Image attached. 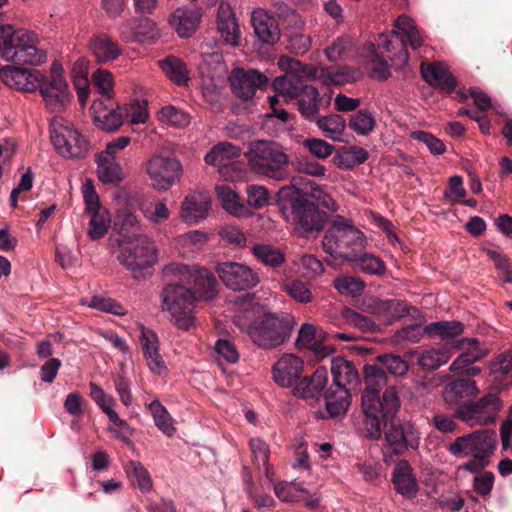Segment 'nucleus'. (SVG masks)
Masks as SVG:
<instances>
[{"label": "nucleus", "mask_w": 512, "mask_h": 512, "mask_svg": "<svg viewBox=\"0 0 512 512\" xmlns=\"http://www.w3.org/2000/svg\"><path fill=\"white\" fill-rule=\"evenodd\" d=\"M496 444V432L485 429L456 438L448 446V451L456 457L472 456L475 459L490 461L496 449Z\"/></svg>", "instance_id": "12"}, {"label": "nucleus", "mask_w": 512, "mask_h": 512, "mask_svg": "<svg viewBox=\"0 0 512 512\" xmlns=\"http://www.w3.org/2000/svg\"><path fill=\"white\" fill-rule=\"evenodd\" d=\"M331 373L334 387L346 388L347 385L356 387L360 383V375L354 363L343 357L333 358L331 361Z\"/></svg>", "instance_id": "34"}, {"label": "nucleus", "mask_w": 512, "mask_h": 512, "mask_svg": "<svg viewBox=\"0 0 512 512\" xmlns=\"http://www.w3.org/2000/svg\"><path fill=\"white\" fill-rule=\"evenodd\" d=\"M355 263L362 272L370 275H382L385 272V263L382 259L370 253H357L356 259L349 260Z\"/></svg>", "instance_id": "48"}, {"label": "nucleus", "mask_w": 512, "mask_h": 512, "mask_svg": "<svg viewBox=\"0 0 512 512\" xmlns=\"http://www.w3.org/2000/svg\"><path fill=\"white\" fill-rule=\"evenodd\" d=\"M464 330V325L459 321H437L427 324L424 327V332L429 337H440L442 340L449 342V340L461 335Z\"/></svg>", "instance_id": "43"}, {"label": "nucleus", "mask_w": 512, "mask_h": 512, "mask_svg": "<svg viewBox=\"0 0 512 512\" xmlns=\"http://www.w3.org/2000/svg\"><path fill=\"white\" fill-rule=\"evenodd\" d=\"M325 414L322 418H336L345 415L351 404V395L348 388L330 386L323 394Z\"/></svg>", "instance_id": "30"}, {"label": "nucleus", "mask_w": 512, "mask_h": 512, "mask_svg": "<svg viewBox=\"0 0 512 512\" xmlns=\"http://www.w3.org/2000/svg\"><path fill=\"white\" fill-rule=\"evenodd\" d=\"M351 47V42L346 38H337L325 49V54L329 61L336 62L344 59Z\"/></svg>", "instance_id": "63"}, {"label": "nucleus", "mask_w": 512, "mask_h": 512, "mask_svg": "<svg viewBox=\"0 0 512 512\" xmlns=\"http://www.w3.org/2000/svg\"><path fill=\"white\" fill-rule=\"evenodd\" d=\"M120 263L133 273L134 278L144 277V270L156 262L154 243L145 235L126 241V245L118 255Z\"/></svg>", "instance_id": "11"}, {"label": "nucleus", "mask_w": 512, "mask_h": 512, "mask_svg": "<svg viewBox=\"0 0 512 512\" xmlns=\"http://www.w3.org/2000/svg\"><path fill=\"white\" fill-rule=\"evenodd\" d=\"M370 311L378 321L385 325H392L410 311L409 303L400 299H377L369 305Z\"/></svg>", "instance_id": "26"}, {"label": "nucleus", "mask_w": 512, "mask_h": 512, "mask_svg": "<svg viewBox=\"0 0 512 512\" xmlns=\"http://www.w3.org/2000/svg\"><path fill=\"white\" fill-rule=\"evenodd\" d=\"M86 211L90 214L88 236L92 240L102 238L108 231L110 224L109 213L102 207L99 197L92 184L85 185L83 190Z\"/></svg>", "instance_id": "19"}, {"label": "nucleus", "mask_w": 512, "mask_h": 512, "mask_svg": "<svg viewBox=\"0 0 512 512\" xmlns=\"http://www.w3.org/2000/svg\"><path fill=\"white\" fill-rule=\"evenodd\" d=\"M155 425L167 436H172L175 428L171 423V417L167 409L158 401L154 400L149 404Z\"/></svg>", "instance_id": "51"}, {"label": "nucleus", "mask_w": 512, "mask_h": 512, "mask_svg": "<svg viewBox=\"0 0 512 512\" xmlns=\"http://www.w3.org/2000/svg\"><path fill=\"white\" fill-rule=\"evenodd\" d=\"M284 291L300 303L312 301V293L306 284L300 280H291L284 283Z\"/></svg>", "instance_id": "57"}, {"label": "nucleus", "mask_w": 512, "mask_h": 512, "mask_svg": "<svg viewBox=\"0 0 512 512\" xmlns=\"http://www.w3.org/2000/svg\"><path fill=\"white\" fill-rule=\"evenodd\" d=\"M96 163L97 175L101 182L105 184H118L122 181V169L114 156L101 152L96 157Z\"/></svg>", "instance_id": "39"}, {"label": "nucleus", "mask_w": 512, "mask_h": 512, "mask_svg": "<svg viewBox=\"0 0 512 512\" xmlns=\"http://www.w3.org/2000/svg\"><path fill=\"white\" fill-rule=\"evenodd\" d=\"M38 79L39 89L46 106L51 111H61L70 102L71 94L68 84L63 76V68L58 63H53L50 75L40 73Z\"/></svg>", "instance_id": "14"}, {"label": "nucleus", "mask_w": 512, "mask_h": 512, "mask_svg": "<svg viewBox=\"0 0 512 512\" xmlns=\"http://www.w3.org/2000/svg\"><path fill=\"white\" fill-rule=\"evenodd\" d=\"M167 284L161 293L163 309L167 310L174 324L184 331H188L195 325L193 311L195 309L196 296L187 284L180 282Z\"/></svg>", "instance_id": "8"}, {"label": "nucleus", "mask_w": 512, "mask_h": 512, "mask_svg": "<svg viewBox=\"0 0 512 512\" xmlns=\"http://www.w3.org/2000/svg\"><path fill=\"white\" fill-rule=\"evenodd\" d=\"M125 471L129 477L135 479L142 492H147L152 488L149 472L140 462L129 461L125 466Z\"/></svg>", "instance_id": "52"}, {"label": "nucleus", "mask_w": 512, "mask_h": 512, "mask_svg": "<svg viewBox=\"0 0 512 512\" xmlns=\"http://www.w3.org/2000/svg\"><path fill=\"white\" fill-rule=\"evenodd\" d=\"M392 482L395 490L406 498H414L418 491V483L407 460H401L393 469Z\"/></svg>", "instance_id": "33"}, {"label": "nucleus", "mask_w": 512, "mask_h": 512, "mask_svg": "<svg viewBox=\"0 0 512 512\" xmlns=\"http://www.w3.org/2000/svg\"><path fill=\"white\" fill-rule=\"evenodd\" d=\"M251 24L257 40L262 45H273L281 37L276 19L263 9H256L251 15Z\"/></svg>", "instance_id": "25"}, {"label": "nucleus", "mask_w": 512, "mask_h": 512, "mask_svg": "<svg viewBox=\"0 0 512 512\" xmlns=\"http://www.w3.org/2000/svg\"><path fill=\"white\" fill-rule=\"evenodd\" d=\"M50 138L53 146L62 156L84 158L88 153L87 139L68 122L53 123Z\"/></svg>", "instance_id": "16"}, {"label": "nucleus", "mask_w": 512, "mask_h": 512, "mask_svg": "<svg viewBox=\"0 0 512 512\" xmlns=\"http://www.w3.org/2000/svg\"><path fill=\"white\" fill-rule=\"evenodd\" d=\"M145 170L152 187L158 191L169 190L180 181L183 174L182 164L177 158L162 154L153 155L146 162Z\"/></svg>", "instance_id": "15"}, {"label": "nucleus", "mask_w": 512, "mask_h": 512, "mask_svg": "<svg viewBox=\"0 0 512 512\" xmlns=\"http://www.w3.org/2000/svg\"><path fill=\"white\" fill-rule=\"evenodd\" d=\"M230 88L233 95L243 101L254 98L258 90H265L269 78L255 69L236 68L229 76Z\"/></svg>", "instance_id": "17"}, {"label": "nucleus", "mask_w": 512, "mask_h": 512, "mask_svg": "<svg viewBox=\"0 0 512 512\" xmlns=\"http://www.w3.org/2000/svg\"><path fill=\"white\" fill-rule=\"evenodd\" d=\"M478 393L476 382L470 378H459L448 383L443 391L444 401L458 405L455 417L472 422L480 419L481 414L496 413L501 408V401L495 394H488L476 402L469 401Z\"/></svg>", "instance_id": "3"}, {"label": "nucleus", "mask_w": 512, "mask_h": 512, "mask_svg": "<svg viewBox=\"0 0 512 512\" xmlns=\"http://www.w3.org/2000/svg\"><path fill=\"white\" fill-rule=\"evenodd\" d=\"M366 243L365 235L351 220L336 215L324 234L322 246L335 260L349 261L356 259Z\"/></svg>", "instance_id": "4"}, {"label": "nucleus", "mask_w": 512, "mask_h": 512, "mask_svg": "<svg viewBox=\"0 0 512 512\" xmlns=\"http://www.w3.org/2000/svg\"><path fill=\"white\" fill-rule=\"evenodd\" d=\"M155 22L147 17L134 19L133 21H126L120 27L121 34L127 40L135 38L139 40L140 36L154 37L155 36Z\"/></svg>", "instance_id": "44"}, {"label": "nucleus", "mask_w": 512, "mask_h": 512, "mask_svg": "<svg viewBox=\"0 0 512 512\" xmlns=\"http://www.w3.org/2000/svg\"><path fill=\"white\" fill-rule=\"evenodd\" d=\"M159 63L166 76L175 84L182 85L189 80L186 65L180 58L170 55Z\"/></svg>", "instance_id": "46"}, {"label": "nucleus", "mask_w": 512, "mask_h": 512, "mask_svg": "<svg viewBox=\"0 0 512 512\" xmlns=\"http://www.w3.org/2000/svg\"><path fill=\"white\" fill-rule=\"evenodd\" d=\"M251 252L258 262L272 269L280 268L286 262L283 251L268 243L253 244Z\"/></svg>", "instance_id": "40"}, {"label": "nucleus", "mask_w": 512, "mask_h": 512, "mask_svg": "<svg viewBox=\"0 0 512 512\" xmlns=\"http://www.w3.org/2000/svg\"><path fill=\"white\" fill-rule=\"evenodd\" d=\"M0 56L16 64L39 65L46 60L45 51L37 47V36L10 24L0 25Z\"/></svg>", "instance_id": "5"}, {"label": "nucleus", "mask_w": 512, "mask_h": 512, "mask_svg": "<svg viewBox=\"0 0 512 512\" xmlns=\"http://www.w3.org/2000/svg\"><path fill=\"white\" fill-rule=\"evenodd\" d=\"M303 368L304 362L301 358L286 354L273 365V379L282 387H294L300 380Z\"/></svg>", "instance_id": "24"}, {"label": "nucleus", "mask_w": 512, "mask_h": 512, "mask_svg": "<svg viewBox=\"0 0 512 512\" xmlns=\"http://www.w3.org/2000/svg\"><path fill=\"white\" fill-rule=\"evenodd\" d=\"M89 48L98 63L113 61L117 59L122 52L118 42L107 34L93 36L90 39Z\"/></svg>", "instance_id": "35"}, {"label": "nucleus", "mask_w": 512, "mask_h": 512, "mask_svg": "<svg viewBox=\"0 0 512 512\" xmlns=\"http://www.w3.org/2000/svg\"><path fill=\"white\" fill-rule=\"evenodd\" d=\"M310 190L303 189V193H307L308 197L314 201L318 209L325 208L329 211L335 212L338 206L334 199L321 189L315 182H310Z\"/></svg>", "instance_id": "54"}, {"label": "nucleus", "mask_w": 512, "mask_h": 512, "mask_svg": "<svg viewBox=\"0 0 512 512\" xmlns=\"http://www.w3.org/2000/svg\"><path fill=\"white\" fill-rule=\"evenodd\" d=\"M273 87L283 96L295 98L298 110L306 120L315 121L319 117L323 99L313 85L295 77L280 76L274 79Z\"/></svg>", "instance_id": "10"}, {"label": "nucleus", "mask_w": 512, "mask_h": 512, "mask_svg": "<svg viewBox=\"0 0 512 512\" xmlns=\"http://www.w3.org/2000/svg\"><path fill=\"white\" fill-rule=\"evenodd\" d=\"M92 81L94 85L98 88V91L103 96H106L107 100H110L114 86V79L112 73L106 69H97L92 74Z\"/></svg>", "instance_id": "58"}, {"label": "nucleus", "mask_w": 512, "mask_h": 512, "mask_svg": "<svg viewBox=\"0 0 512 512\" xmlns=\"http://www.w3.org/2000/svg\"><path fill=\"white\" fill-rule=\"evenodd\" d=\"M344 317L349 324L358 328L362 332H372L377 328V324L371 317L365 316L356 311L347 309L344 313Z\"/></svg>", "instance_id": "59"}, {"label": "nucleus", "mask_w": 512, "mask_h": 512, "mask_svg": "<svg viewBox=\"0 0 512 512\" xmlns=\"http://www.w3.org/2000/svg\"><path fill=\"white\" fill-rule=\"evenodd\" d=\"M277 12L280 16L285 18V21L289 25L293 27L292 30L285 31L283 34L286 49L295 55H303L309 50L311 46V39L308 35L298 31V29H300L304 24L301 16L295 10L290 9L285 5H280Z\"/></svg>", "instance_id": "20"}, {"label": "nucleus", "mask_w": 512, "mask_h": 512, "mask_svg": "<svg viewBox=\"0 0 512 512\" xmlns=\"http://www.w3.org/2000/svg\"><path fill=\"white\" fill-rule=\"evenodd\" d=\"M246 193L248 204L256 209L263 208L269 203V193L264 186L248 185Z\"/></svg>", "instance_id": "60"}, {"label": "nucleus", "mask_w": 512, "mask_h": 512, "mask_svg": "<svg viewBox=\"0 0 512 512\" xmlns=\"http://www.w3.org/2000/svg\"><path fill=\"white\" fill-rule=\"evenodd\" d=\"M450 359V353L447 349H430L424 351L418 358V364L422 369L435 370Z\"/></svg>", "instance_id": "49"}, {"label": "nucleus", "mask_w": 512, "mask_h": 512, "mask_svg": "<svg viewBox=\"0 0 512 512\" xmlns=\"http://www.w3.org/2000/svg\"><path fill=\"white\" fill-rule=\"evenodd\" d=\"M424 334H426L424 328L419 326V323H413L398 329L392 338L397 344L402 342L418 343Z\"/></svg>", "instance_id": "56"}, {"label": "nucleus", "mask_w": 512, "mask_h": 512, "mask_svg": "<svg viewBox=\"0 0 512 512\" xmlns=\"http://www.w3.org/2000/svg\"><path fill=\"white\" fill-rule=\"evenodd\" d=\"M216 193L221 200L222 207L230 214L240 217L246 214L245 205L240 202V198L235 191L228 185L216 186Z\"/></svg>", "instance_id": "45"}, {"label": "nucleus", "mask_w": 512, "mask_h": 512, "mask_svg": "<svg viewBox=\"0 0 512 512\" xmlns=\"http://www.w3.org/2000/svg\"><path fill=\"white\" fill-rule=\"evenodd\" d=\"M122 109L124 117L129 119L132 124L145 123L149 116L146 104L139 101H134Z\"/></svg>", "instance_id": "61"}, {"label": "nucleus", "mask_w": 512, "mask_h": 512, "mask_svg": "<svg viewBox=\"0 0 512 512\" xmlns=\"http://www.w3.org/2000/svg\"><path fill=\"white\" fill-rule=\"evenodd\" d=\"M216 272L223 284L233 291H245L259 283V275L249 266L238 262H222Z\"/></svg>", "instance_id": "18"}, {"label": "nucleus", "mask_w": 512, "mask_h": 512, "mask_svg": "<svg viewBox=\"0 0 512 512\" xmlns=\"http://www.w3.org/2000/svg\"><path fill=\"white\" fill-rule=\"evenodd\" d=\"M377 361L382 365V368L395 377L404 376L409 366L407 362L399 355L383 354L377 357Z\"/></svg>", "instance_id": "53"}, {"label": "nucleus", "mask_w": 512, "mask_h": 512, "mask_svg": "<svg viewBox=\"0 0 512 512\" xmlns=\"http://www.w3.org/2000/svg\"><path fill=\"white\" fill-rule=\"evenodd\" d=\"M375 124V119L370 111L362 109L350 116L348 125L358 135L366 136L373 131Z\"/></svg>", "instance_id": "50"}, {"label": "nucleus", "mask_w": 512, "mask_h": 512, "mask_svg": "<svg viewBox=\"0 0 512 512\" xmlns=\"http://www.w3.org/2000/svg\"><path fill=\"white\" fill-rule=\"evenodd\" d=\"M402 382L389 385L384 391V406L376 414L379 436L372 437L370 428L366 423V416L363 419L365 437L370 440H378L382 436L384 427L385 439L396 455H402L409 448L417 449L420 442L419 432L410 422H401L397 417L400 409L399 389Z\"/></svg>", "instance_id": "1"}, {"label": "nucleus", "mask_w": 512, "mask_h": 512, "mask_svg": "<svg viewBox=\"0 0 512 512\" xmlns=\"http://www.w3.org/2000/svg\"><path fill=\"white\" fill-rule=\"evenodd\" d=\"M0 79L11 88L32 92L37 90L41 78L38 70L7 65L0 69Z\"/></svg>", "instance_id": "23"}, {"label": "nucleus", "mask_w": 512, "mask_h": 512, "mask_svg": "<svg viewBox=\"0 0 512 512\" xmlns=\"http://www.w3.org/2000/svg\"><path fill=\"white\" fill-rule=\"evenodd\" d=\"M140 343L149 369L154 373L161 374L165 366L159 354L158 338L156 334L142 328Z\"/></svg>", "instance_id": "37"}, {"label": "nucleus", "mask_w": 512, "mask_h": 512, "mask_svg": "<svg viewBox=\"0 0 512 512\" xmlns=\"http://www.w3.org/2000/svg\"><path fill=\"white\" fill-rule=\"evenodd\" d=\"M165 274H173L180 282L193 286L192 293L197 299L212 300L218 294V282L214 274L206 268L191 269L187 265L171 264L164 269Z\"/></svg>", "instance_id": "13"}, {"label": "nucleus", "mask_w": 512, "mask_h": 512, "mask_svg": "<svg viewBox=\"0 0 512 512\" xmlns=\"http://www.w3.org/2000/svg\"><path fill=\"white\" fill-rule=\"evenodd\" d=\"M209 208L210 201L203 194H190L182 204L181 217L186 223H197L207 216Z\"/></svg>", "instance_id": "36"}, {"label": "nucleus", "mask_w": 512, "mask_h": 512, "mask_svg": "<svg viewBox=\"0 0 512 512\" xmlns=\"http://www.w3.org/2000/svg\"><path fill=\"white\" fill-rule=\"evenodd\" d=\"M363 374L366 388L362 394V411L372 437H377L379 429L376 414L384 406V394L381 398L379 392L388 383V377L386 371L377 364H366Z\"/></svg>", "instance_id": "9"}, {"label": "nucleus", "mask_w": 512, "mask_h": 512, "mask_svg": "<svg viewBox=\"0 0 512 512\" xmlns=\"http://www.w3.org/2000/svg\"><path fill=\"white\" fill-rule=\"evenodd\" d=\"M304 147H306L309 152L319 159H325L330 156L334 150V146L327 143L322 139L312 138L306 139L303 142Z\"/></svg>", "instance_id": "64"}, {"label": "nucleus", "mask_w": 512, "mask_h": 512, "mask_svg": "<svg viewBox=\"0 0 512 512\" xmlns=\"http://www.w3.org/2000/svg\"><path fill=\"white\" fill-rule=\"evenodd\" d=\"M369 158L366 149L360 146H345L334 157V164L341 169H352L357 165L363 164Z\"/></svg>", "instance_id": "42"}, {"label": "nucleus", "mask_w": 512, "mask_h": 512, "mask_svg": "<svg viewBox=\"0 0 512 512\" xmlns=\"http://www.w3.org/2000/svg\"><path fill=\"white\" fill-rule=\"evenodd\" d=\"M91 111L95 124L102 130L115 131L123 124L124 114L120 106L117 109L108 108L103 101L95 100Z\"/></svg>", "instance_id": "32"}, {"label": "nucleus", "mask_w": 512, "mask_h": 512, "mask_svg": "<svg viewBox=\"0 0 512 512\" xmlns=\"http://www.w3.org/2000/svg\"><path fill=\"white\" fill-rule=\"evenodd\" d=\"M240 153L239 147L229 142H221L206 154L205 162L209 165L218 166L220 173L224 174V171L228 168L229 161L238 157Z\"/></svg>", "instance_id": "38"}, {"label": "nucleus", "mask_w": 512, "mask_h": 512, "mask_svg": "<svg viewBox=\"0 0 512 512\" xmlns=\"http://www.w3.org/2000/svg\"><path fill=\"white\" fill-rule=\"evenodd\" d=\"M140 229L137 217L129 209H120L114 218V230L123 238V241L135 239Z\"/></svg>", "instance_id": "41"}, {"label": "nucleus", "mask_w": 512, "mask_h": 512, "mask_svg": "<svg viewBox=\"0 0 512 512\" xmlns=\"http://www.w3.org/2000/svg\"><path fill=\"white\" fill-rule=\"evenodd\" d=\"M315 121L325 136L332 140H338L346 127L345 119L338 114L318 117Z\"/></svg>", "instance_id": "47"}, {"label": "nucleus", "mask_w": 512, "mask_h": 512, "mask_svg": "<svg viewBox=\"0 0 512 512\" xmlns=\"http://www.w3.org/2000/svg\"><path fill=\"white\" fill-rule=\"evenodd\" d=\"M465 195L466 190L463 186V178L458 175L450 177L448 187L444 191V198L451 203H457Z\"/></svg>", "instance_id": "62"}, {"label": "nucleus", "mask_w": 512, "mask_h": 512, "mask_svg": "<svg viewBox=\"0 0 512 512\" xmlns=\"http://www.w3.org/2000/svg\"><path fill=\"white\" fill-rule=\"evenodd\" d=\"M283 213L290 211L292 223L298 233L306 238L317 236L328 221V214L315 205L302 188L284 186L278 192Z\"/></svg>", "instance_id": "2"}, {"label": "nucleus", "mask_w": 512, "mask_h": 512, "mask_svg": "<svg viewBox=\"0 0 512 512\" xmlns=\"http://www.w3.org/2000/svg\"><path fill=\"white\" fill-rule=\"evenodd\" d=\"M421 74L429 85L438 87L448 94L452 93L457 86L455 77L442 64L432 63L425 65L422 63Z\"/></svg>", "instance_id": "29"}, {"label": "nucleus", "mask_w": 512, "mask_h": 512, "mask_svg": "<svg viewBox=\"0 0 512 512\" xmlns=\"http://www.w3.org/2000/svg\"><path fill=\"white\" fill-rule=\"evenodd\" d=\"M159 119L177 127H184L190 123V117L183 110L173 105H167L159 111Z\"/></svg>", "instance_id": "55"}, {"label": "nucleus", "mask_w": 512, "mask_h": 512, "mask_svg": "<svg viewBox=\"0 0 512 512\" xmlns=\"http://www.w3.org/2000/svg\"><path fill=\"white\" fill-rule=\"evenodd\" d=\"M201 16L197 7L178 8L172 13L170 24L180 37L188 38L197 30Z\"/></svg>", "instance_id": "28"}, {"label": "nucleus", "mask_w": 512, "mask_h": 512, "mask_svg": "<svg viewBox=\"0 0 512 512\" xmlns=\"http://www.w3.org/2000/svg\"><path fill=\"white\" fill-rule=\"evenodd\" d=\"M328 384V371L325 367H318L310 376L300 379L293 387V395L311 404L318 402Z\"/></svg>", "instance_id": "22"}, {"label": "nucleus", "mask_w": 512, "mask_h": 512, "mask_svg": "<svg viewBox=\"0 0 512 512\" xmlns=\"http://www.w3.org/2000/svg\"><path fill=\"white\" fill-rule=\"evenodd\" d=\"M293 329V317L286 313H264L248 326L252 342L263 349H272L286 342Z\"/></svg>", "instance_id": "7"}, {"label": "nucleus", "mask_w": 512, "mask_h": 512, "mask_svg": "<svg viewBox=\"0 0 512 512\" xmlns=\"http://www.w3.org/2000/svg\"><path fill=\"white\" fill-rule=\"evenodd\" d=\"M328 337L329 334L321 328L305 323L299 329L295 344L299 349L307 348L323 357L330 352L329 347L325 344Z\"/></svg>", "instance_id": "27"}, {"label": "nucleus", "mask_w": 512, "mask_h": 512, "mask_svg": "<svg viewBox=\"0 0 512 512\" xmlns=\"http://www.w3.org/2000/svg\"><path fill=\"white\" fill-rule=\"evenodd\" d=\"M247 157L251 169L259 175L274 180H283L288 176L289 157L276 142H250Z\"/></svg>", "instance_id": "6"}, {"label": "nucleus", "mask_w": 512, "mask_h": 512, "mask_svg": "<svg viewBox=\"0 0 512 512\" xmlns=\"http://www.w3.org/2000/svg\"><path fill=\"white\" fill-rule=\"evenodd\" d=\"M217 28L225 43L237 46L240 35L239 25L228 3L221 2L217 9Z\"/></svg>", "instance_id": "31"}, {"label": "nucleus", "mask_w": 512, "mask_h": 512, "mask_svg": "<svg viewBox=\"0 0 512 512\" xmlns=\"http://www.w3.org/2000/svg\"><path fill=\"white\" fill-rule=\"evenodd\" d=\"M380 40V45H383L386 52H391V47L394 48L395 43L400 46L399 52L391 57V60L399 68L405 66L409 61L407 45H410L412 49H418L423 45V38L417 27L407 34L400 35L399 32H392L390 39H388V37H384Z\"/></svg>", "instance_id": "21"}]
</instances>
